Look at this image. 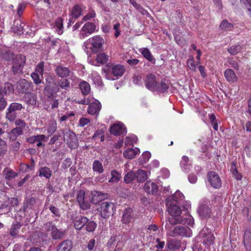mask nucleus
<instances>
[{
    "instance_id": "obj_1",
    "label": "nucleus",
    "mask_w": 251,
    "mask_h": 251,
    "mask_svg": "<svg viewBox=\"0 0 251 251\" xmlns=\"http://www.w3.org/2000/svg\"><path fill=\"white\" fill-rule=\"evenodd\" d=\"M25 63V57L22 54L16 55L12 61L11 70L14 75L22 73V71Z\"/></svg>"
},
{
    "instance_id": "obj_2",
    "label": "nucleus",
    "mask_w": 251,
    "mask_h": 251,
    "mask_svg": "<svg viewBox=\"0 0 251 251\" xmlns=\"http://www.w3.org/2000/svg\"><path fill=\"white\" fill-rule=\"evenodd\" d=\"M114 205L112 202L104 201L100 204V211L101 216L106 219L113 214Z\"/></svg>"
},
{
    "instance_id": "obj_3",
    "label": "nucleus",
    "mask_w": 251,
    "mask_h": 251,
    "mask_svg": "<svg viewBox=\"0 0 251 251\" xmlns=\"http://www.w3.org/2000/svg\"><path fill=\"white\" fill-rule=\"evenodd\" d=\"M171 231L172 233H171L170 235L173 237L176 236L189 237L192 234L191 229L187 226H176L174 228L173 230Z\"/></svg>"
},
{
    "instance_id": "obj_4",
    "label": "nucleus",
    "mask_w": 251,
    "mask_h": 251,
    "mask_svg": "<svg viewBox=\"0 0 251 251\" xmlns=\"http://www.w3.org/2000/svg\"><path fill=\"white\" fill-rule=\"evenodd\" d=\"M85 193L83 190H79L77 194L76 200L80 209L83 210H86L90 208L91 204L85 200Z\"/></svg>"
},
{
    "instance_id": "obj_5",
    "label": "nucleus",
    "mask_w": 251,
    "mask_h": 251,
    "mask_svg": "<svg viewBox=\"0 0 251 251\" xmlns=\"http://www.w3.org/2000/svg\"><path fill=\"white\" fill-rule=\"evenodd\" d=\"M109 132L111 134L118 136L126 134V130L124 124L121 122H118L110 126Z\"/></svg>"
},
{
    "instance_id": "obj_6",
    "label": "nucleus",
    "mask_w": 251,
    "mask_h": 251,
    "mask_svg": "<svg viewBox=\"0 0 251 251\" xmlns=\"http://www.w3.org/2000/svg\"><path fill=\"white\" fill-rule=\"evenodd\" d=\"M32 85L31 82H28L25 79H20L17 81L15 86L18 92L20 94H24L30 89Z\"/></svg>"
},
{
    "instance_id": "obj_7",
    "label": "nucleus",
    "mask_w": 251,
    "mask_h": 251,
    "mask_svg": "<svg viewBox=\"0 0 251 251\" xmlns=\"http://www.w3.org/2000/svg\"><path fill=\"white\" fill-rule=\"evenodd\" d=\"M199 236L203 239V242L207 245L213 243L214 237L211 230L207 227L203 228L200 232Z\"/></svg>"
},
{
    "instance_id": "obj_8",
    "label": "nucleus",
    "mask_w": 251,
    "mask_h": 251,
    "mask_svg": "<svg viewBox=\"0 0 251 251\" xmlns=\"http://www.w3.org/2000/svg\"><path fill=\"white\" fill-rule=\"evenodd\" d=\"M146 87L151 92H155L157 82L155 75L153 74L147 75L145 80Z\"/></svg>"
},
{
    "instance_id": "obj_9",
    "label": "nucleus",
    "mask_w": 251,
    "mask_h": 251,
    "mask_svg": "<svg viewBox=\"0 0 251 251\" xmlns=\"http://www.w3.org/2000/svg\"><path fill=\"white\" fill-rule=\"evenodd\" d=\"M207 179L213 188H219L221 187L222 184L221 179L215 172H209L207 174Z\"/></svg>"
},
{
    "instance_id": "obj_10",
    "label": "nucleus",
    "mask_w": 251,
    "mask_h": 251,
    "mask_svg": "<svg viewBox=\"0 0 251 251\" xmlns=\"http://www.w3.org/2000/svg\"><path fill=\"white\" fill-rule=\"evenodd\" d=\"M91 43L92 51L97 52L102 50L104 40L100 36H96L92 38Z\"/></svg>"
},
{
    "instance_id": "obj_11",
    "label": "nucleus",
    "mask_w": 251,
    "mask_h": 251,
    "mask_svg": "<svg viewBox=\"0 0 251 251\" xmlns=\"http://www.w3.org/2000/svg\"><path fill=\"white\" fill-rule=\"evenodd\" d=\"M96 26L95 23L88 22L86 23L81 28V38H85L88 34H91L96 30Z\"/></svg>"
},
{
    "instance_id": "obj_12",
    "label": "nucleus",
    "mask_w": 251,
    "mask_h": 251,
    "mask_svg": "<svg viewBox=\"0 0 251 251\" xmlns=\"http://www.w3.org/2000/svg\"><path fill=\"white\" fill-rule=\"evenodd\" d=\"M59 91L58 86H50L45 87L44 93L50 100H53L57 96V93Z\"/></svg>"
},
{
    "instance_id": "obj_13",
    "label": "nucleus",
    "mask_w": 251,
    "mask_h": 251,
    "mask_svg": "<svg viewBox=\"0 0 251 251\" xmlns=\"http://www.w3.org/2000/svg\"><path fill=\"white\" fill-rule=\"evenodd\" d=\"M65 136H67V143L69 148L75 149L78 146L77 139L74 132L69 131L66 132L64 136V140H66Z\"/></svg>"
},
{
    "instance_id": "obj_14",
    "label": "nucleus",
    "mask_w": 251,
    "mask_h": 251,
    "mask_svg": "<svg viewBox=\"0 0 251 251\" xmlns=\"http://www.w3.org/2000/svg\"><path fill=\"white\" fill-rule=\"evenodd\" d=\"M91 202L95 204H98L99 202L104 200L107 197V194L97 191H91Z\"/></svg>"
},
{
    "instance_id": "obj_15",
    "label": "nucleus",
    "mask_w": 251,
    "mask_h": 251,
    "mask_svg": "<svg viewBox=\"0 0 251 251\" xmlns=\"http://www.w3.org/2000/svg\"><path fill=\"white\" fill-rule=\"evenodd\" d=\"M72 220L74 224V227L76 230L80 231L84 228L85 216L81 215L72 217Z\"/></svg>"
},
{
    "instance_id": "obj_16",
    "label": "nucleus",
    "mask_w": 251,
    "mask_h": 251,
    "mask_svg": "<svg viewBox=\"0 0 251 251\" xmlns=\"http://www.w3.org/2000/svg\"><path fill=\"white\" fill-rule=\"evenodd\" d=\"M134 215V212L132 208L127 207L126 208L123 213V216L121 222L124 224H129L131 220L133 218Z\"/></svg>"
},
{
    "instance_id": "obj_17",
    "label": "nucleus",
    "mask_w": 251,
    "mask_h": 251,
    "mask_svg": "<svg viewBox=\"0 0 251 251\" xmlns=\"http://www.w3.org/2000/svg\"><path fill=\"white\" fill-rule=\"evenodd\" d=\"M198 212L201 219L209 218L211 214L210 208L206 204H202L200 205Z\"/></svg>"
},
{
    "instance_id": "obj_18",
    "label": "nucleus",
    "mask_w": 251,
    "mask_h": 251,
    "mask_svg": "<svg viewBox=\"0 0 251 251\" xmlns=\"http://www.w3.org/2000/svg\"><path fill=\"white\" fill-rule=\"evenodd\" d=\"M171 216L165 226L166 229L170 231H172V226L181 224L182 221V218L180 216Z\"/></svg>"
},
{
    "instance_id": "obj_19",
    "label": "nucleus",
    "mask_w": 251,
    "mask_h": 251,
    "mask_svg": "<svg viewBox=\"0 0 251 251\" xmlns=\"http://www.w3.org/2000/svg\"><path fill=\"white\" fill-rule=\"evenodd\" d=\"M55 72L57 76L61 78L69 77L71 73L70 70L63 66H58L55 69Z\"/></svg>"
},
{
    "instance_id": "obj_20",
    "label": "nucleus",
    "mask_w": 251,
    "mask_h": 251,
    "mask_svg": "<svg viewBox=\"0 0 251 251\" xmlns=\"http://www.w3.org/2000/svg\"><path fill=\"white\" fill-rule=\"evenodd\" d=\"M73 248V242L67 239L61 242L56 247V251H71Z\"/></svg>"
},
{
    "instance_id": "obj_21",
    "label": "nucleus",
    "mask_w": 251,
    "mask_h": 251,
    "mask_svg": "<svg viewBox=\"0 0 251 251\" xmlns=\"http://www.w3.org/2000/svg\"><path fill=\"white\" fill-rule=\"evenodd\" d=\"M167 205L168 206V211L171 215L173 216H180L181 214V210L180 207L176 205V203H173L169 202H167Z\"/></svg>"
},
{
    "instance_id": "obj_22",
    "label": "nucleus",
    "mask_w": 251,
    "mask_h": 251,
    "mask_svg": "<svg viewBox=\"0 0 251 251\" xmlns=\"http://www.w3.org/2000/svg\"><path fill=\"white\" fill-rule=\"evenodd\" d=\"M180 247L179 241L175 239H170L167 242L166 249V251H174L179 249Z\"/></svg>"
},
{
    "instance_id": "obj_23",
    "label": "nucleus",
    "mask_w": 251,
    "mask_h": 251,
    "mask_svg": "<svg viewBox=\"0 0 251 251\" xmlns=\"http://www.w3.org/2000/svg\"><path fill=\"white\" fill-rule=\"evenodd\" d=\"M14 87L10 82H6L3 85L0 86V97H4L10 93H13Z\"/></svg>"
},
{
    "instance_id": "obj_24",
    "label": "nucleus",
    "mask_w": 251,
    "mask_h": 251,
    "mask_svg": "<svg viewBox=\"0 0 251 251\" xmlns=\"http://www.w3.org/2000/svg\"><path fill=\"white\" fill-rule=\"evenodd\" d=\"M101 109V104L99 101L92 102L88 107V112L92 115L99 114Z\"/></svg>"
},
{
    "instance_id": "obj_25",
    "label": "nucleus",
    "mask_w": 251,
    "mask_h": 251,
    "mask_svg": "<svg viewBox=\"0 0 251 251\" xmlns=\"http://www.w3.org/2000/svg\"><path fill=\"white\" fill-rule=\"evenodd\" d=\"M97 226V224L95 222L91 219H88L85 216V220L84 221V228L89 232H93L95 231Z\"/></svg>"
},
{
    "instance_id": "obj_26",
    "label": "nucleus",
    "mask_w": 251,
    "mask_h": 251,
    "mask_svg": "<svg viewBox=\"0 0 251 251\" xmlns=\"http://www.w3.org/2000/svg\"><path fill=\"white\" fill-rule=\"evenodd\" d=\"M66 234V230L58 229L56 227L50 233V236L52 239L55 240L62 239Z\"/></svg>"
},
{
    "instance_id": "obj_27",
    "label": "nucleus",
    "mask_w": 251,
    "mask_h": 251,
    "mask_svg": "<svg viewBox=\"0 0 251 251\" xmlns=\"http://www.w3.org/2000/svg\"><path fill=\"white\" fill-rule=\"evenodd\" d=\"M144 189L147 193L150 194H154L158 191V187L156 184L151 181H147L145 183Z\"/></svg>"
},
{
    "instance_id": "obj_28",
    "label": "nucleus",
    "mask_w": 251,
    "mask_h": 251,
    "mask_svg": "<svg viewBox=\"0 0 251 251\" xmlns=\"http://www.w3.org/2000/svg\"><path fill=\"white\" fill-rule=\"evenodd\" d=\"M224 75L226 80L229 83H234L237 81V77L234 72L231 69L226 70Z\"/></svg>"
},
{
    "instance_id": "obj_29",
    "label": "nucleus",
    "mask_w": 251,
    "mask_h": 251,
    "mask_svg": "<svg viewBox=\"0 0 251 251\" xmlns=\"http://www.w3.org/2000/svg\"><path fill=\"white\" fill-rule=\"evenodd\" d=\"M23 99L28 105H35L36 104V96L32 93H26Z\"/></svg>"
},
{
    "instance_id": "obj_30",
    "label": "nucleus",
    "mask_w": 251,
    "mask_h": 251,
    "mask_svg": "<svg viewBox=\"0 0 251 251\" xmlns=\"http://www.w3.org/2000/svg\"><path fill=\"white\" fill-rule=\"evenodd\" d=\"M36 203V199L31 197L25 199L24 203V210L25 211L27 209L34 208Z\"/></svg>"
},
{
    "instance_id": "obj_31",
    "label": "nucleus",
    "mask_w": 251,
    "mask_h": 251,
    "mask_svg": "<svg viewBox=\"0 0 251 251\" xmlns=\"http://www.w3.org/2000/svg\"><path fill=\"white\" fill-rule=\"evenodd\" d=\"M73 18L77 19L82 15V9L81 5L75 4L72 8L70 14Z\"/></svg>"
},
{
    "instance_id": "obj_32",
    "label": "nucleus",
    "mask_w": 251,
    "mask_h": 251,
    "mask_svg": "<svg viewBox=\"0 0 251 251\" xmlns=\"http://www.w3.org/2000/svg\"><path fill=\"white\" fill-rule=\"evenodd\" d=\"M148 178L147 172L143 170H138L135 172V180L138 182L145 181Z\"/></svg>"
},
{
    "instance_id": "obj_33",
    "label": "nucleus",
    "mask_w": 251,
    "mask_h": 251,
    "mask_svg": "<svg viewBox=\"0 0 251 251\" xmlns=\"http://www.w3.org/2000/svg\"><path fill=\"white\" fill-rule=\"evenodd\" d=\"M0 56L6 61H13L16 55L7 50H2L0 51Z\"/></svg>"
},
{
    "instance_id": "obj_34",
    "label": "nucleus",
    "mask_w": 251,
    "mask_h": 251,
    "mask_svg": "<svg viewBox=\"0 0 251 251\" xmlns=\"http://www.w3.org/2000/svg\"><path fill=\"white\" fill-rule=\"evenodd\" d=\"M38 172L39 176L44 177L47 179H49L52 175L51 171L47 167L40 168Z\"/></svg>"
},
{
    "instance_id": "obj_35",
    "label": "nucleus",
    "mask_w": 251,
    "mask_h": 251,
    "mask_svg": "<svg viewBox=\"0 0 251 251\" xmlns=\"http://www.w3.org/2000/svg\"><path fill=\"white\" fill-rule=\"evenodd\" d=\"M124 72L125 68L122 65H117L112 68V74L117 77L122 76Z\"/></svg>"
},
{
    "instance_id": "obj_36",
    "label": "nucleus",
    "mask_w": 251,
    "mask_h": 251,
    "mask_svg": "<svg viewBox=\"0 0 251 251\" xmlns=\"http://www.w3.org/2000/svg\"><path fill=\"white\" fill-rule=\"evenodd\" d=\"M21 227V224L16 222L12 225L9 229V234L13 238L16 237Z\"/></svg>"
},
{
    "instance_id": "obj_37",
    "label": "nucleus",
    "mask_w": 251,
    "mask_h": 251,
    "mask_svg": "<svg viewBox=\"0 0 251 251\" xmlns=\"http://www.w3.org/2000/svg\"><path fill=\"white\" fill-rule=\"evenodd\" d=\"M23 134V130L20 128L15 127L8 133L10 140L15 141L19 135Z\"/></svg>"
},
{
    "instance_id": "obj_38",
    "label": "nucleus",
    "mask_w": 251,
    "mask_h": 251,
    "mask_svg": "<svg viewBox=\"0 0 251 251\" xmlns=\"http://www.w3.org/2000/svg\"><path fill=\"white\" fill-rule=\"evenodd\" d=\"M79 88L84 95H88L91 90L89 84L86 81H82L79 84Z\"/></svg>"
},
{
    "instance_id": "obj_39",
    "label": "nucleus",
    "mask_w": 251,
    "mask_h": 251,
    "mask_svg": "<svg viewBox=\"0 0 251 251\" xmlns=\"http://www.w3.org/2000/svg\"><path fill=\"white\" fill-rule=\"evenodd\" d=\"M93 170L94 172H97L99 174H101L104 171L103 166L99 160H95L93 162Z\"/></svg>"
},
{
    "instance_id": "obj_40",
    "label": "nucleus",
    "mask_w": 251,
    "mask_h": 251,
    "mask_svg": "<svg viewBox=\"0 0 251 251\" xmlns=\"http://www.w3.org/2000/svg\"><path fill=\"white\" fill-rule=\"evenodd\" d=\"M141 53L144 56V57L148 61L153 64L155 63V61L153 59V56L151 53V51L148 49H143L141 51Z\"/></svg>"
},
{
    "instance_id": "obj_41",
    "label": "nucleus",
    "mask_w": 251,
    "mask_h": 251,
    "mask_svg": "<svg viewBox=\"0 0 251 251\" xmlns=\"http://www.w3.org/2000/svg\"><path fill=\"white\" fill-rule=\"evenodd\" d=\"M242 50V47L240 45H234L227 49L228 52L232 55L238 53Z\"/></svg>"
},
{
    "instance_id": "obj_42",
    "label": "nucleus",
    "mask_w": 251,
    "mask_h": 251,
    "mask_svg": "<svg viewBox=\"0 0 251 251\" xmlns=\"http://www.w3.org/2000/svg\"><path fill=\"white\" fill-rule=\"evenodd\" d=\"M168 88V84L165 83L164 81H161L160 83H157L155 91L159 92L161 93H164L167 91Z\"/></svg>"
},
{
    "instance_id": "obj_43",
    "label": "nucleus",
    "mask_w": 251,
    "mask_h": 251,
    "mask_svg": "<svg viewBox=\"0 0 251 251\" xmlns=\"http://www.w3.org/2000/svg\"><path fill=\"white\" fill-rule=\"evenodd\" d=\"M17 115L16 112L8 107L6 112V118L10 122H13L15 120Z\"/></svg>"
},
{
    "instance_id": "obj_44",
    "label": "nucleus",
    "mask_w": 251,
    "mask_h": 251,
    "mask_svg": "<svg viewBox=\"0 0 251 251\" xmlns=\"http://www.w3.org/2000/svg\"><path fill=\"white\" fill-rule=\"evenodd\" d=\"M137 153V151L133 149H128L125 151L123 152V155L125 157L128 159H132L135 157Z\"/></svg>"
},
{
    "instance_id": "obj_45",
    "label": "nucleus",
    "mask_w": 251,
    "mask_h": 251,
    "mask_svg": "<svg viewBox=\"0 0 251 251\" xmlns=\"http://www.w3.org/2000/svg\"><path fill=\"white\" fill-rule=\"evenodd\" d=\"M3 174L5 175V178L7 180H11L17 175L16 172L8 168L4 169Z\"/></svg>"
},
{
    "instance_id": "obj_46",
    "label": "nucleus",
    "mask_w": 251,
    "mask_h": 251,
    "mask_svg": "<svg viewBox=\"0 0 251 251\" xmlns=\"http://www.w3.org/2000/svg\"><path fill=\"white\" fill-rule=\"evenodd\" d=\"M233 27V25L231 23H229L226 20H224L221 22L220 25V28L224 30L230 31Z\"/></svg>"
},
{
    "instance_id": "obj_47",
    "label": "nucleus",
    "mask_w": 251,
    "mask_h": 251,
    "mask_svg": "<svg viewBox=\"0 0 251 251\" xmlns=\"http://www.w3.org/2000/svg\"><path fill=\"white\" fill-rule=\"evenodd\" d=\"M108 60V56L105 53H100L97 55L96 60L98 63L101 64H105Z\"/></svg>"
},
{
    "instance_id": "obj_48",
    "label": "nucleus",
    "mask_w": 251,
    "mask_h": 251,
    "mask_svg": "<svg viewBox=\"0 0 251 251\" xmlns=\"http://www.w3.org/2000/svg\"><path fill=\"white\" fill-rule=\"evenodd\" d=\"M62 89L68 90L70 87V81L67 79H61L58 81V85Z\"/></svg>"
},
{
    "instance_id": "obj_49",
    "label": "nucleus",
    "mask_w": 251,
    "mask_h": 251,
    "mask_svg": "<svg viewBox=\"0 0 251 251\" xmlns=\"http://www.w3.org/2000/svg\"><path fill=\"white\" fill-rule=\"evenodd\" d=\"M55 26L57 27L56 31L59 34H61L63 33V19L61 18H57L55 22Z\"/></svg>"
},
{
    "instance_id": "obj_50",
    "label": "nucleus",
    "mask_w": 251,
    "mask_h": 251,
    "mask_svg": "<svg viewBox=\"0 0 251 251\" xmlns=\"http://www.w3.org/2000/svg\"><path fill=\"white\" fill-rule=\"evenodd\" d=\"M134 180H135V173L132 171L127 173L124 177V181L126 183H129Z\"/></svg>"
},
{
    "instance_id": "obj_51",
    "label": "nucleus",
    "mask_w": 251,
    "mask_h": 251,
    "mask_svg": "<svg viewBox=\"0 0 251 251\" xmlns=\"http://www.w3.org/2000/svg\"><path fill=\"white\" fill-rule=\"evenodd\" d=\"M111 176L109 180L110 182H118L121 178V174L115 170L112 171Z\"/></svg>"
},
{
    "instance_id": "obj_52",
    "label": "nucleus",
    "mask_w": 251,
    "mask_h": 251,
    "mask_svg": "<svg viewBox=\"0 0 251 251\" xmlns=\"http://www.w3.org/2000/svg\"><path fill=\"white\" fill-rule=\"evenodd\" d=\"M230 171L232 172V175L235 176V177L237 180L241 179L242 176V175L238 172L235 164L234 162H232L230 168Z\"/></svg>"
},
{
    "instance_id": "obj_53",
    "label": "nucleus",
    "mask_w": 251,
    "mask_h": 251,
    "mask_svg": "<svg viewBox=\"0 0 251 251\" xmlns=\"http://www.w3.org/2000/svg\"><path fill=\"white\" fill-rule=\"evenodd\" d=\"M251 234L250 232L245 233L244 237V243L246 248H250L251 245Z\"/></svg>"
},
{
    "instance_id": "obj_54",
    "label": "nucleus",
    "mask_w": 251,
    "mask_h": 251,
    "mask_svg": "<svg viewBox=\"0 0 251 251\" xmlns=\"http://www.w3.org/2000/svg\"><path fill=\"white\" fill-rule=\"evenodd\" d=\"M56 227V226L52 222H47L43 226V228L46 231H51V232H52Z\"/></svg>"
},
{
    "instance_id": "obj_55",
    "label": "nucleus",
    "mask_w": 251,
    "mask_h": 251,
    "mask_svg": "<svg viewBox=\"0 0 251 251\" xmlns=\"http://www.w3.org/2000/svg\"><path fill=\"white\" fill-rule=\"evenodd\" d=\"M181 224L189 226H193L194 224V219L191 216L187 215L186 218L182 219V221Z\"/></svg>"
},
{
    "instance_id": "obj_56",
    "label": "nucleus",
    "mask_w": 251,
    "mask_h": 251,
    "mask_svg": "<svg viewBox=\"0 0 251 251\" xmlns=\"http://www.w3.org/2000/svg\"><path fill=\"white\" fill-rule=\"evenodd\" d=\"M9 107L15 112H16V111H20L24 108L22 104L18 102L11 103L9 105Z\"/></svg>"
},
{
    "instance_id": "obj_57",
    "label": "nucleus",
    "mask_w": 251,
    "mask_h": 251,
    "mask_svg": "<svg viewBox=\"0 0 251 251\" xmlns=\"http://www.w3.org/2000/svg\"><path fill=\"white\" fill-rule=\"evenodd\" d=\"M56 129V123H52L49 125V126L47 129V132L49 134V136H51L53 133L55 132Z\"/></svg>"
},
{
    "instance_id": "obj_58",
    "label": "nucleus",
    "mask_w": 251,
    "mask_h": 251,
    "mask_svg": "<svg viewBox=\"0 0 251 251\" xmlns=\"http://www.w3.org/2000/svg\"><path fill=\"white\" fill-rule=\"evenodd\" d=\"M44 62H41L38 64V65L36 66L35 69V72L36 73L39 74L41 75H43L44 73Z\"/></svg>"
},
{
    "instance_id": "obj_59",
    "label": "nucleus",
    "mask_w": 251,
    "mask_h": 251,
    "mask_svg": "<svg viewBox=\"0 0 251 251\" xmlns=\"http://www.w3.org/2000/svg\"><path fill=\"white\" fill-rule=\"evenodd\" d=\"M31 77L36 84H39L41 83V79L39 77V74L36 72L32 73L31 74Z\"/></svg>"
},
{
    "instance_id": "obj_60",
    "label": "nucleus",
    "mask_w": 251,
    "mask_h": 251,
    "mask_svg": "<svg viewBox=\"0 0 251 251\" xmlns=\"http://www.w3.org/2000/svg\"><path fill=\"white\" fill-rule=\"evenodd\" d=\"M14 26L15 30L19 31H21L24 28V24L20 21H15L14 23Z\"/></svg>"
},
{
    "instance_id": "obj_61",
    "label": "nucleus",
    "mask_w": 251,
    "mask_h": 251,
    "mask_svg": "<svg viewBox=\"0 0 251 251\" xmlns=\"http://www.w3.org/2000/svg\"><path fill=\"white\" fill-rule=\"evenodd\" d=\"M6 151V144L5 141L0 139V153L4 154Z\"/></svg>"
},
{
    "instance_id": "obj_62",
    "label": "nucleus",
    "mask_w": 251,
    "mask_h": 251,
    "mask_svg": "<svg viewBox=\"0 0 251 251\" xmlns=\"http://www.w3.org/2000/svg\"><path fill=\"white\" fill-rule=\"evenodd\" d=\"M142 77L140 75H134L133 76V82L136 85L142 84Z\"/></svg>"
},
{
    "instance_id": "obj_63",
    "label": "nucleus",
    "mask_w": 251,
    "mask_h": 251,
    "mask_svg": "<svg viewBox=\"0 0 251 251\" xmlns=\"http://www.w3.org/2000/svg\"><path fill=\"white\" fill-rule=\"evenodd\" d=\"M15 124L16 126H19L17 128H20L21 130L24 129L26 126V124L24 121L21 119H17L15 121Z\"/></svg>"
},
{
    "instance_id": "obj_64",
    "label": "nucleus",
    "mask_w": 251,
    "mask_h": 251,
    "mask_svg": "<svg viewBox=\"0 0 251 251\" xmlns=\"http://www.w3.org/2000/svg\"><path fill=\"white\" fill-rule=\"evenodd\" d=\"M72 164V161L71 158H67L63 162L62 167L65 169H68L69 168Z\"/></svg>"
}]
</instances>
